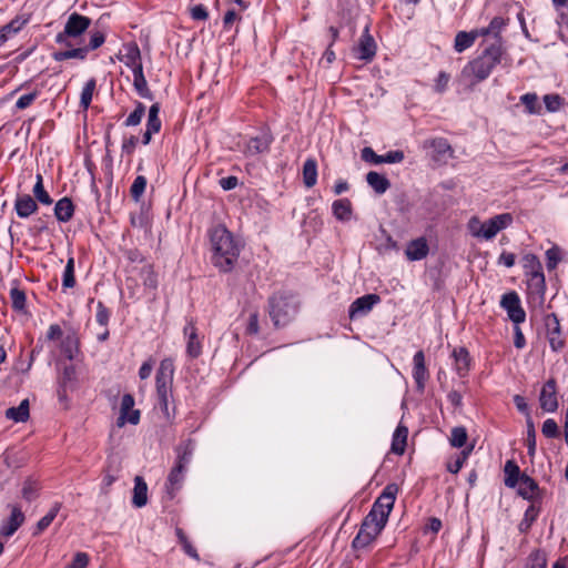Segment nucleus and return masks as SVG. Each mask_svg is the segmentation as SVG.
I'll use <instances>...</instances> for the list:
<instances>
[{
	"instance_id": "6e6552de",
	"label": "nucleus",
	"mask_w": 568,
	"mask_h": 568,
	"mask_svg": "<svg viewBox=\"0 0 568 568\" xmlns=\"http://www.w3.org/2000/svg\"><path fill=\"white\" fill-rule=\"evenodd\" d=\"M500 306L507 312L508 317L514 324H520L526 318V313L520 304V298L516 292H508L501 296Z\"/></svg>"
},
{
	"instance_id": "c03bdc74",
	"label": "nucleus",
	"mask_w": 568,
	"mask_h": 568,
	"mask_svg": "<svg viewBox=\"0 0 568 568\" xmlns=\"http://www.w3.org/2000/svg\"><path fill=\"white\" fill-rule=\"evenodd\" d=\"M526 274L529 276L530 286H532L536 291L544 293L546 288V281L545 275L542 273V268L528 272Z\"/></svg>"
},
{
	"instance_id": "a878e982",
	"label": "nucleus",
	"mask_w": 568,
	"mask_h": 568,
	"mask_svg": "<svg viewBox=\"0 0 568 568\" xmlns=\"http://www.w3.org/2000/svg\"><path fill=\"white\" fill-rule=\"evenodd\" d=\"M366 182L377 194H384L390 186L388 179L375 171L366 174Z\"/></svg>"
},
{
	"instance_id": "8fccbe9b",
	"label": "nucleus",
	"mask_w": 568,
	"mask_h": 568,
	"mask_svg": "<svg viewBox=\"0 0 568 568\" xmlns=\"http://www.w3.org/2000/svg\"><path fill=\"white\" fill-rule=\"evenodd\" d=\"M145 187H146V179L142 175L136 176L131 185V189H130L131 196L135 201H139L140 197L142 196V194L144 193Z\"/></svg>"
},
{
	"instance_id": "0eeeda50",
	"label": "nucleus",
	"mask_w": 568,
	"mask_h": 568,
	"mask_svg": "<svg viewBox=\"0 0 568 568\" xmlns=\"http://www.w3.org/2000/svg\"><path fill=\"white\" fill-rule=\"evenodd\" d=\"M386 523L375 519L374 516H366L362 523L361 529L357 536L353 540V547L355 549L365 548L375 540V538L382 532Z\"/></svg>"
},
{
	"instance_id": "2f4dec72",
	"label": "nucleus",
	"mask_w": 568,
	"mask_h": 568,
	"mask_svg": "<svg viewBox=\"0 0 568 568\" xmlns=\"http://www.w3.org/2000/svg\"><path fill=\"white\" fill-rule=\"evenodd\" d=\"M303 181L307 187H312L317 181V163L314 159H307L303 165Z\"/></svg>"
},
{
	"instance_id": "e433bc0d",
	"label": "nucleus",
	"mask_w": 568,
	"mask_h": 568,
	"mask_svg": "<svg viewBox=\"0 0 568 568\" xmlns=\"http://www.w3.org/2000/svg\"><path fill=\"white\" fill-rule=\"evenodd\" d=\"M160 105L154 103L149 109L146 129L153 133H158L161 129V120L159 118Z\"/></svg>"
},
{
	"instance_id": "f257e3e1",
	"label": "nucleus",
	"mask_w": 568,
	"mask_h": 568,
	"mask_svg": "<svg viewBox=\"0 0 568 568\" xmlns=\"http://www.w3.org/2000/svg\"><path fill=\"white\" fill-rule=\"evenodd\" d=\"M504 53V44L498 39L487 41L483 52L463 68L462 77L468 79L471 84L486 80L493 69L501 62Z\"/></svg>"
},
{
	"instance_id": "49530a36",
	"label": "nucleus",
	"mask_w": 568,
	"mask_h": 568,
	"mask_svg": "<svg viewBox=\"0 0 568 568\" xmlns=\"http://www.w3.org/2000/svg\"><path fill=\"white\" fill-rule=\"evenodd\" d=\"M75 285V278H74V260L73 257H70L67 262V265L64 267L63 272V280H62V286L64 288H71Z\"/></svg>"
},
{
	"instance_id": "a19ab883",
	"label": "nucleus",
	"mask_w": 568,
	"mask_h": 568,
	"mask_svg": "<svg viewBox=\"0 0 568 568\" xmlns=\"http://www.w3.org/2000/svg\"><path fill=\"white\" fill-rule=\"evenodd\" d=\"M27 22V18L17 17L9 23L4 24L0 31L6 34V39L8 40L12 34L19 32Z\"/></svg>"
},
{
	"instance_id": "864d4df0",
	"label": "nucleus",
	"mask_w": 568,
	"mask_h": 568,
	"mask_svg": "<svg viewBox=\"0 0 568 568\" xmlns=\"http://www.w3.org/2000/svg\"><path fill=\"white\" fill-rule=\"evenodd\" d=\"M547 268L555 270L561 260L560 250L557 246H552L546 251Z\"/></svg>"
},
{
	"instance_id": "c9c22d12",
	"label": "nucleus",
	"mask_w": 568,
	"mask_h": 568,
	"mask_svg": "<svg viewBox=\"0 0 568 568\" xmlns=\"http://www.w3.org/2000/svg\"><path fill=\"white\" fill-rule=\"evenodd\" d=\"M398 493V486L396 484H388L381 496L377 498L378 501L387 506L390 510L394 507L396 494Z\"/></svg>"
},
{
	"instance_id": "f03ea898",
	"label": "nucleus",
	"mask_w": 568,
	"mask_h": 568,
	"mask_svg": "<svg viewBox=\"0 0 568 568\" xmlns=\"http://www.w3.org/2000/svg\"><path fill=\"white\" fill-rule=\"evenodd\" d=\"M212 262L222 272H230L240 255V245L233 235L222 225L211 231Z\"/></svg>"
},
{
	"instance_id": "473e14b6",
	"label": "nucleus",
	"mask_w": 568,
	"mask_h": 568,
	"mask_svg": "<svg viewBox=\"0 0 568 568\" xmlns=\"http://www.w3.org/2000/svg\"><path fill=\"white\" fill-rule=\"evenodd\" d=\"M88 52H89V48H83V47L68 49V50L54 52L53 59L55 61H64V60H69V59L84 60L87 58Z\"/></svg>"
},
{
	"instance_id": "338daca9",
	"label": "nucleus",
	"mask_w": 568,
	"mask_h": 568,
	"mask_svg": "<svg viewBox=\"0 0 568 568\" xmlns=\"http://www.w3.org/2000/svg\"><path fill=\"white\" fill-rule=\"evenodd\" d=\"M530 561L528 565V568H546L547 567V560L545 555L540 552H535L530 555Z\"/></svg>"
},
{
	"instance_id": "f8f14e48",
	"label": "nucleus",
	"mask_w": 568,
	"mask_h": 568,
	"mask_svg": "<svg viewBox=\"0 0 568 568\" xmlns=\"http://www.w3.org/2000/svg\"><path fill=\"white\" fill-rule=\"evenodd\" d=\"M539 404L544 412L554 413L558 408L557 385L554 378L548 379L540 392Z\"/></svg>"
},
{
	"instance_id": "f704fd0d",
	"label": "nucleus",
	"mask_w": 568,
	"mask_h": 568,
	"mask_svg": "<svg viewBox=\"0 0 568 568\" xmlns=\"http://www.w3.org/2000/svg\"><path fill=\"white\" fill-rule=\"evenodd\" d=\"M60 509L61 503H54L49 513L38 521L34 535H39L45 530L54 520Z\"/></svg>"
},
{
	"instance_id": "9b49d317",
	"label": "nucleus",
	"mask_w": 568,
	"mask_h": 568,
	"mask_svg": "<svg viewBox=\"0 0 568 568\" xmlns=\"http://www.w3.org/2000/svg\"><path fill=\"white\" fill-rule=\"evenodd\" d=\"M511 222L513 216L509 213L499 214L483 222L481 239H494L498 232L506 229Z\"/></svg>"
},
{
	"instance_id": "bf43d9fd",
	"label": "nucleus",
	"mask_w": 568,
	"mask_h": 568,
	"mask_svg": "<svg viewBox=\"0 0 568 568\" xmlns=\"http://www.w3.org/2000/svg\"><path fill=\"white\" fill-rule=\"evenodd\" d=\"M523 260L526 273L542 268L540 261L535 254H526Z\"/></svg>"
},
{
	"instance_id": "5701e85b",
	"label": "nucleus",
	"mask_w": 568,
	"mask_h": 568,
	"mask_svg": "<svg viewBox=\"0 0 568 568\" xmlns=\"http://www.w3.org/2000/svg\"><path fill=\"white\" fill-rule=\"evenodd\" d=\"M132 504L142 508L148 504V485L141 476L134 478Z\"/></svg>"
},
{
	"instance_id": "3c124183",
	"label": "nucleus",
	"mask_w": 568,
	"mask_h": 568,
	"mask_svg": "<svg viewBox=\"0 0 568 568\" xmlns=\"http://www.w3.org/2000/svg\"><path fill=\"white\" fill-rule=\"evenodd\" d=\"M537 516H538V510L536 509V507L534 505H530L525 511L524 519L519 524V529L521 531L528 530L529 527L531 526V524L536 520Z\"/></svg>"
},
{
	"instance_id": "0e129e2a",
	"label": "nucleus",
	"mask_w": 568,
	"mask_h": 568,
	"mask_svg": "<svg viewBox=\"0 0 568 568\" xmlns=\"http://www.w3.org/2000/svg\"><path fill=\"white\" fill-rule=\"evenodd\" d=\"M109 317H110V313H109L108 308L101 302H99L98 306H97V314H95L97 322L100 325L105 326L109 322Z\"/></svg>"
},
{
	"instance_id": "2eb2a0df",
	"label": "nucleus",
	"mask_w": 568,
	"mask_h": 568,
	"mask_svg": "<svg viewBox=\"0 0 568 568\" xmlns=\"http://www.w3.org/2000/svg\"><path fill=\"white\" fill-rule=\"evenodd\" d=\"M356 58L365 61H371L376 53V43L373 37L368 33V27L359 38L358 44L353 49Z\"/></svg>"
},
{
	"instance_id": "6e6d98bb",
	"label": "nucleus",
	"mask_w": 568,
	"mask_h": 568,
	"mask_svg": "<svg viewBox=\"0 0 568 568\" xmlns=\"http://www.w3.org/2000/svg\"><path fill=\"white\" fill-rule=\"evenodd\" d=\"M521 103L526 106L529 113H537L539 108L537 106L538 98L535 93H526L520 98Z\"/></svg>"
},
{
	"instance_id": "5fc2aeb1",
	"label": "nucleus",
	"mask_w": 568,
	"mask_h": 568,
	"mask_svg": "<svg viewBox=\"0 0 568 568\" xmlns=\"http://www.w3.org/2000/svg\"><path fill=\"white\" fill-rule=\"evenodd\" d=\"M133 85L141 98L152 100V93L148 87L146 79H133Z\"/></svg>"
},
{
	"instance_id": "09e8293b",
	"label": "nucleus",
	"mask_w": 568,
	"mask_h": 568,
	"mask_svg": "<svg viewBox=\"0 0 568 568\" xmlns=\"http://www.w3.org/2000/svg\"><path fill=\"white\" fill-rule=\"evenodd\" d=\"M10 298L14 310L22 311L26 307V294L22 290L12 287L10 290Z\"/></svg>"
},
{
	"instance_id": "1a4fd4ad",
	"label": "nucleus",
	"mask_w": 568,
	"mask_h": 568,
	"mask_svg": "<svg viewBox=\"0 0 568 568\" xmlns=\"http://www.w3.org/2000/svg\"><path fill=\"white\" fill-rule=\"evenodd\" d=\"M10 516L2 520L0 526V536L11 537L24 523L26 516L18 505H9Z\"/></svg>"
},
{
	"instance_id": "39448f33",
	"label": "nucleus",
	"mask_w": 568,
	"mask_h": 568,
	"mask_svg": "<svg viewBox=\"0 0 568 568\" xmlns=\"http://www.w3.org/2000/svg\"><path fill=\"white\" fill-rule=\"evenodd\" d=\"M298 304L293 296L274 295L270 300V316L275 326H284L296 315Z\"/></svg>"
},
{
	"instance_id": "c756f323",
	"label": "nucleus",
	"mask_w": 568,
	"mask_h": 568,
	"mask_svg": "<svg viewBox=\"0 0 568 568\" xmlns=\"http://www.w3.org/2000/svg\"><path fill=\"white\" fill-rule=\"evenodd\" d=\"M505 485L509 488H515L523 475L518 465L514 460H507L504 467Z\"/></svg>"
},
{
	"instance_id": "4468645a",
	"label": "nucleus",
	"mask_w": 568,
	"mask_h": 568,
	"mask_svg": "<svg viewBox=\"0 0 568 568\" xmlns=\"http://www.w3.org/2000/svg\"><path fill=\"white\" fill-rule=\"evenodd\" d=\"M381 301L376 294H366L362 297L356 298L349 307V317L356 318L368 314L373 306Z\"/></svg>"
},
{
	"instance_id": "4d7b16f0",
	"label": "nucleus",
	"mask_w": 568,
	"mask_h": 568,
	"mask_svg": "<svg viewBox=\"0 0 568 568\" xmlns=\"http://www.w3.org/2000/svg\"><path fill=\"white\" fill-rule=\"evenodd\" d=\"M176 535H178L180 544L183 546L184 551L189 556H191L195 559H199L196 549L189 542V540H187L186 536L184 535V532L182 531V529H176Z\"/></svg>"
},
{
	"instance_id": "b1692460",
	"label": "nucleus",
	"mask_w": 568,
	"mask_h": 568,
	"mask_svg": "<svg viewBox=\"0 0 568 568\" xmlns=\"http://www.w3.org/2000/svg\"><path fill=\"white\" fill-rule=\"evenodd\" d=\"M74 213V206L69 197L60 199L54 206V215L60 222H68L72 219Z\"/></svg>"
},
{
	"instance_id": "4be33fe9",
	"label": "nucleus",
	"mask_w": 568,
	"mask_h": 568,
	"mask_svg": "<svg viewBox=\"0 0 568 568\" xmlns=\"http://www.w3.org/2000/svg\"><path fill=\"white\" fill-rule=\"evenodd\" d=\"M434 151V159L436 161H444L453 156V149L448 141L444 138H437L427 143Z\"/></svg>"
},
{
	"instance_id": "dca6fc26",
	"label": "nucleus",
	"mask_w": 568,
	"mask_h": 568,
	"mask_svg": "<svg viewBox=\"0 0 568 568\" xmlns=\"http://www.w3.org/2000/svg\"><path fill=\"white\" fill-rule=\"evenodd\" d=\"M413 361H414L413 377L415 379L417 389L423 390L425 387V383L429 377V374H428L426 365H425V355H424L423 351H418L414 355Z\"/></svg>"
},
{
	"instance_id": "603ef678",
	"label": "nucleus",
	"mask_w": 568,
	"mask_h": 568,
	"mask_svg": "<svg viewBox=\"0 0 568 568\" xmlns=\"http://www.w3.org/2000/svg\"><path fill=\"white\" fill-rule=\"evenodd\" d=\"M39 485L33 481V480H27L24 484H23V488H22V497L27 500V501H32L34 500L37 497H38V491H39Z\"/></svg>"
},
{
	"instance_id": "de8ad7c7",
	"label": "nucleus",
	"mask_w": 568,
	"mask_h": 568,
	"mask_svg": "<svg viewBox=\"0 0 568 568\" xmlns=\"http://www.w3.org/2000/svg\"><path fill=\"white\" fill-rule=\"evenodd\" d=\"M145 113V106L142 102H136L135 109L132 113L126 118L124 125L125 126H135L141 123L142 118Z\"/></svg>"
},
{
	"instance_id": "052dcab7",
	"label": "nucleus",
	"mask_w": 568,
	"mask_h": 568,
	"mask_svg": "<svg viewBox=\"0 0 568 568\" xmlns=\"http://www.w3.org/2000/svg\"><path fill=\"white\" fill-rule=\"evenodd\" d=\"M541 432L547 438H554L559 435L558 425L551 418H548L544 422Z\"/></svg>"
},
{
	"instance_id": "423d86ee",
	"label": "nucleus",
	"mask_w": 568,
	"mask_h": 568,
	"mask_svg": "<svg viewBox=\"0 0 568 568\" xmlns=\"http://www.w3.org/2000/svg\"><path fill=\"white\" fill-rule=\"evenodd\" d=\"M91 26V19L89 17L73 12L69 16L64 30L57 34L55 41L59 44L71 47L69 38H78L84 33Z\"/></svg>"
},
{
	"instance_id": "f3484780",
	"label": "nucleus",
	"mask_w": 568,
	"mask_h": 568,
	"mask_svg": "<svg viewBox=\"0 0 568 568\" xmlns=\"http://www.w3.org/2000/svg\"><path fill=\"white\" fill-rule=\"evenodd\" d=\"M428 244L424 237H418L408 243L405 254L409 261H420L428 254Z\"/></svg>"
},
{
	"instance_id": "393cba45",
	"label": "nucleus",
	"mask_w": 568,
	"mask_h": 568,
	"mask_svg": "<svg viewBox=\"0 0 568 568\" xmlns=\"http://www.w3.org/2000/svg\"><path fill=\"white\" fill-rule=\"evenodd\" d=\"M453 357L455 359V368L459 376H465L470 367V357L466 348L459 347L454 349Z\"/></svg>"
},
{
	"instance_id": "13d9d810",
	"label": "nucleus",
	"mask_w": 568,
	"mask_h": 568,
	"mask_svg": "<svg viewBox=\"0 0 568 568\" xmlns=\"http://www.w3.org/2000/svg\"><path fill=\"white\" fill-rule=\"evenodd\" d=\"M544 102L548 111H558L562 104V99L558 94H546Z\"/></svg>"
},
{
	"instance_id": "a18cd8bd",
	"label": "nucleus",
	"mask_w": 568,
	"mask_h": 568,
	"mask_svg": "<svg viewBox=\"0 0 568 568\" xmlns=\"http://www.w3.org/2000/svg\"><path fill=\"white\" fill-rule=\"evenodd\" d=\"M390 511L392 510L387 506L376 499L371 511L368 513V516H374L375 519L387 523Z\"/></svg>"
},
{
	"instance_id": "7ed1b4c3",
	"label": "nucleus",
	"mask_w": 568,
	"mask_h": 568,
	"mask_svg": "<svg viewBox=\"0 0 568 568\" xmlns=\"http://www.w3.org/2000/svg\"><path fill=\"white\" fill-rule=\"evenodd\" d=\"M194 447L195 445L192 439H186L175 447V464L169 473L164 485L165 493L170 499H173L183 486L187 466L193 457Z\"/></svg>"
},
{
	"instance_id": "58836bf2",
	"label": "nucleus",
	"mask_w": 568,
	"mask_h": 568,
	"mask_svg": "<svg viewBox=\"0 0 568 568\" xmlns=\"http://www.w3.org/2000/svg\"><path fill=\"white\" fill-rule=\"evenodd\" d=\"M467 430L463 426L454 427L450 432L449 443L453 447L462 448L467 443Z\"/></svg>"
},
{
	"instance_id": "20e7f679",
	"label": "nucleus",
	"mask_w": 568,
	"mask_h": 568,
	"mask_svg": "<svg viewBox=\"0 0 568 568\" xmlns=\"http://www.w3.org/2000/svg\"><path fill=\"white\" fill-rule=\"evenodd\" d=\"M174 375V364L171 358L161 361L156 372V394L163 414L169 417V397Z\"/></svg>"
},
{
	"instance_id": "c85d7f7f",
	"label": "nucleus",
	"mask_w": 568,
	"mask_h": 568,
	"mask_svg": "<svg viewBox=\"0 0 568 568\" xmlns=\"http://www.w3.org/2000/svg\"><path fill=\"white\" fill-rule=\"evenodd\" d=\"M516 487H518V494L528 500H531L538 491L537 483L526 474L523 475Z\"/></svg>"
},
{
	"instance_id": "680f3d73",
	"label": "nucleus",
	"mask_w": 568,
	"mask_h": 568,
	"mask_svg": "<svg viewBox=\"0 0 568 568\" xmlns=\"http://www.w3.org/2000/svg\"><path fill=\"white\" fill-rule=\"evenodd\" d=\"M38 95H39L38 91L21 95L18 99L16 106L20 110L27 109L28 106H30L32 104V102L38 98Z\"/></svg>"
},
{
	"instance_id": "72a5a7b5",
	"label": "nucleus",
	"mask_w": 568,
	"mask_h": 568,
	"mask_svg": "<svg viewBox=\"0 0 568 568\" xmlns=\"http://www.w3.org/2000/svg\"><path fill=\"white\" fill-rule=\"evenodd\" d=\"M352 205L349 200L342 199L333 203V214L337 220L345 221L351 217Z\"/></svg>"
},
{
	"instance_id": "69168bd1",
	"label": "nucleus",
	"mask_w": 568,
	"mask_h": 568,
	"mask_svg": "<svg viewBox=\"0 0 568 568\" xmlns=\"http://www.w3.org/2000/svg\"><path fill=\"white\" fill-rule=\"evenodd\" d=\"M88 564L89 556L85 552H78L67 568H87Z\"/></svg>"
},
{
	"instance_id": "79ce46f5",
	"label": "nucleus",
	"mask_w": 568,
	"mask_h": 568,
	"mask_svg": "<svg viewBox=\"0 0 568 568\" xmlns=\"http://www.w3.org/2000/svg\"><path fill=\"white\" fill-rule=\"evenodd\" d=\"M141 62V52L135 43H131L126 47V53L124 54V63L131 69Z\"/></svg>"
},
{
	"instance_id": "e2e57ef3",
	"label": "nucleus",
	"mask_w": 568,
	"mask_h": 568,
	"mask_svg": "<svg viewBox=\"0 0 568 568\" xmlns=\"http://www.w3.org/2000/svg\"><path fill=\"white\" fill-rule=\"evenodd\" d=\"M362 159L365 162L373 163V164H381L382 163V155H378L374 152V150L369 146H365L362 150Z\"/></svg>"
},
{
	"instance_id": "4c0bfd02",
	"label": "nucleus",
	"mask_w": 568,
	"mask_h": 568,
	"mask_svg": "<svg viewBox=\"0 0 568 568\" xmlns=\"http://www.w3.org/2000/svg\"><path fill=\"white\" fill-rule=\"evenodd\" d=\"M95 87H97L95 79H90L84 84L82 92H81V98H80V105L83 110H88V108L90 106Z\"/></svg>"
},
{
	"instance_id": "6ab92c4d",
	"label": "nucleus",
	"mask_w": 568,
	"mask_h": 568,
	"mask_svg": "<svg viewBox=\"0 0 568 568\" xmlns=\"http://www.w3.org/2000/svg\"><path fill=\"white\" fill-rule=\"evenodd\" d=\"M14 210L19 217L27 219L38 210V204L31 195L23 194L16 199Z\"/></svg>"
},
{
	"instance_id": "aec40b11",
	"label": "nucleus",
	"mask_w": 568,
	"mask_h": 568,
	"mask_svg": "<svg viewBox=\"0 0 568 568\" xmlns=\"http://www.w3.org/2000/svg\"><path fill=\"white\" fill-rule=\"evenodd\" d=\"M184 335L187 338V342H186V353H187V355L193 357V358L200 356V354H201V343H200L199 337H197L196 327L194 326L193 323L190 322L184 327Z\"/></svg>"
},
{
	"instance_id": "ddd939ff",
	"label": "nucleus",
	"mask_w": 568,
	"mask_h": 568,
	"mask_svg": "<svg viewBox=\"0 0 568 568\" xmlns=\"http://www.w3.org/2000/svg\"><path fill=\"white\" fill-rule=\"evenodd\" d=\"M134 398L131 394H125L121 400L120 416L118 426L122 427L125 423L136 425L140 420V410L133 409Z\"/></svg>"
},
{
	"instance_id": "a211bd4d",
	"label": "nucleus",
	"mask_w": 568,
	"mask_h": 568,
	"mask_svg": "<svg viewBox=\"0 0 568 568\" xmlns=\"http://www.w3.org/2000/svg\"><path fill=\"white\" fill-rule=\"evenodd\" d=\"M506 26V20L501 17H495L489 26L487 28L477 29L480 37H487L488 39L485 40V43L487 44V41H494L498 39L503 43V38L500 37L501 30Z\"/></svg>"
},
{
	"instance_id": "bb28decb",
	"label": "nucleus",
	"mask_w": 568,
	"mask_h": 568,
	"mask_svg": "<svg viewBox=\"0 0 568 568\" xmlns=\"http://www.w3.org/2000/svg\"><path fill=\"white\" fill-rule=\"evenodd\" d=\"M29 399H23L18 407H10L6 410V417L16 423H24L30 416Z\"/></svg>"
},
{
	"instance_id": "cd10ccee",
	"label": "nucleus",
	"mask_w": 568,
	"mask_h": 568,
	"mask_svg": "<svg viewBox=\"0 0 568 568\" xmlns=\"http://www.w3.org/2000/svg\"><path fill=\"white\" fill-rule=\"evenodd\" d=\"M478 37L480 36L477 29L470 32L459 31L455 37L454 49L457 52H463L466 49L470 48Z\"/></svg>"
},
{
	"instance_id": "412c9836",
	"label": "nucleus",
	"mask_w": 568,
	"mask_h": 568,
	"mask_svg": "<svg viewBox=\"0 0 568 568\" xmlns=\"http://www.w3.org/2000/svg\"><path fill=\"white\" fill-rule=\"evenodd\" d=\"M272 142V138L268 133H262L255 138H252L247 144L245 152L250 155H255L268 150Z\"/></svg>"
},
{
	"instance_id": "9d476101",
	"label": "nucleus",
	"mask_w": 568,
	"mask_h": 568,
	"mask_svg": "<svg viewBox=\"0 0 568 568\" xmlns=\"http://www.w3.org/2000/svg\"><path fill=\"white\" fill-rule=\"evenodd\" d=\"M545 326L549 345L554 352L560 351L565 341L561 337V326L556 314L551 313L545 317Z\"/></svg>"
},
{
	"instance_id": "774afa93",
	"label": "nucleus",
	"mask_w": 568,
	"mask_h": 568,
	"mask_svg": "<svg viewBox=\"0 0 568 568\" xmlns=\"http://www.w3.org/2000/svg\"><path fill=\"white\" fill-rule=\"evenodd\" d=\"M104 41H105V37H104L103 32H101V31L92 32L91 37H90L89 45L87 48H89V51L95 50V49L100 48L104 43Z\"/></svg>"
},
{
	"instance_id": "37998d69",
	"label": "nucleus",
	"mask_w": 568,
	"mask_h": 568,
	"mask_svg": "<svg viewBox=\"0 0 568 568\" xmlns=\"http://www.w3.org/2000/svg\"><path fill=\"white\" fill-rule=\"evenodd\" d=\"M526 424H527L526 444H527L528 455L534 456L535 452H536V430H535L534 422L530 416H528V418H526Z\"/></svg>"
},
{
	"instance_id": "ea45409f",
	"label": "nucleus",
	"mask_w": 568,
	"mask_h": 568,
	"mask_svg": "<svg viewBox=\"0 0 568 568\" xmlns=\"http://www.w3.org/2000/svg\"><path fill=\"white\" fill-rule=\"evenodd\" d=\"M33 195L42 204L50 205L52 203V199L44 190L41 174H37V182L33 186Z\"/></svg>"
},
{
	"instance_id": "7c9ffc66",
	"label": "nucleus",
	"mask_w": 568,
	"mask_h": 568,
	"mask_svg": "<svg viewBox=\"0 0 568 568\" xmlns=\"http://www.w3.org/2000/svg\"><path fill=\"white\" fill-rule=\"evenodd\" d=\"M408 429L403 425H398L393 435L392 450L395 454L402 455L406 448Z\"/></svg>"
}]
</instances>
